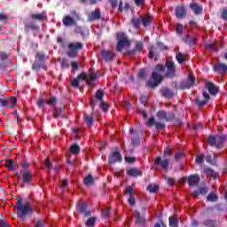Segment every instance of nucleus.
<instances>
[{
  "label": "nucleus",
  "mask_w": 227,
  "mask_h": 227,
  "mask_svg": "<svg viewBox=\"0 0 227 227\" xmlns=\"http://www.w3.org/2000/svg\"><path fill=\"white\" fill-rule=\"evenodd\" d=\"M203 224L207 227H217V221L207 219L203 222Z\"/></svg>",
  "instance_id": "43"
},
{
  "label": "nucleus",
  "mask_w": 227,
  "mask_h": 227,
  "mask_svg": "<svg viewBox=\"0 0 227 227\" xmlns=\"http://www.w3.org/2000/svg\"><path fill=\"white\" fill-rule=\"evenodd\" d=\"M70 153H72V155H79V153H81V147H79V145H72L70 146Z\"/></svg>",
  "instance_id": "36"
},
{
  "label": "nucleus",
  "mask_w": 227,
  "mask_h": 227,
  "mask_svg": "<svg viewBox=\"0 0 227 227\" xmlns=\"http://www.w3.org/2000/svg\"><path fill=\"white\" fill-rule=\"evenodd\" d=\"M16 205L18 209V217L24 221L26 217L31 218L33 215V207H31V202H26L24 205L23 200L20 196L16 197Z\"/></svg>",
  "instance_id": "2"
},
{
  "label": "nucleus",
  "mask_w": 227,
  "mask_h": 227,
  "mask_svg": "<svg viewBox=\"0 0 227 227\" xmlns=\"http://www.w3.org/2000/svg\"><path fill=\"white\" fill-rule=\"evenodd\" d=\"M156 116L158 120H163L164 121H173V120H175V114H168L165 110H159Z\"/></svg>",
  "instance_id": "10"
},
{
  "label": "nucleus",
  "mask_w": 227,
  "mask_h": 227,
  "mask_svg": "<svg viewBox=\"0 0 227 227\" xmlns=\"http://www.w3.org/2000/svg\"><path fill=\"white\" fill-rule=\"evenodd\" d=\"M205 100L200 101V98H195V104L199 106V107H203V106H207V104L208 103V100H210V95L208 94V92L204 91L202 93Z\"/></svg>",
  "instance_id": "20"
},
{
  "label": "nucleus",
  "mask_w": 227,
  "mask_h": 227,
  "mask_svg": "<svg viewBox=\"0 0 227 227\" xmlns=\"http://www.w3.org/2000/svg\"><path fill=\"white\" fill-rule=\"evenodd\" d=\"M0 106L2 107H8V109H10V105H9L8 99H1L0 100Z\"/></svg>",
  "instance_id": "59"
},
{
  "label": "nucleus",
  "mask_w": 227,
  "mask_h": 227,
  "mask_svg": "<svg viewBox=\"0 0 227 227\" xmlns=\"http://www.w3.org/2000/svg\"><path fill=\"white\" fill-rule=\"evenodd\" d=\"M175 15L176 19H185L187 16V9L184 5L176 6Z\"/></svg>",
  "instance_id": "18"
},
{
  "label": "nucleus",
  "mask_w": 227,
  "mask_h": 227,
  "mask_svg": "<svg viewBox=\"0 0 227 227\" xmlns=\"http://www.w3.org/2000/svg\"><path fill=\"white\" fill-rule=\"evenodd\" d=\"M30 166H31V163H29L26 160L22 161V163H21V168H22L23 171H31V170H29Z\"/></svg>",
  "instance_id": "51"
},
{
  "label": "nucleus",
  "mask_w": 227,
  "mask_h": 227,
  "mask_svg": "<svg viewBox=\"0 0 227 227\" xmlns=\"http://www.w3.org/2000/svg\"><path fill=\"white\" fill-rule=\"evenodd\" d=\"M213 70L220 75H224V74H227V65L224 63H217L213 67Z\"/></svg>",
  "instance_id": "17"
},
{
  "label": "nucleus",
  "mask_w": 227,
  "mask_h": 227,
  "mask_svg": "<svg viewBox=\"0 0 227 227\" xmlns=\"http://www.w3.org/2000/svg\"><path fill=\"white\" fill-rule=\"evenodd\" d=\"M168 223L170 227H178V219L169 216L168 218Z\"/></svg>",
  "instance_id": "47"
},
{
  "label": "nucleus",
  "mask_w": 227,
  "mask_h": 227,
  "mask_svg": "<svg viewBox=\"0 0 227 227\" xmlns=\"http://www.w3.org/2000/svg\"><path fill=\"white\" fill-rule=\"evenodd\" d=\"M102 17V12L100 10H96L89 15V20H100Z\"/></svg>",
  "instance_id": "28"
},
{
  "label": "nucleus",
  "mask_w": 227,
  "mask_h": 227,
  "mask_svg": "<svg viewBox=\"0 0 227 227\" xmlns=\"http://www.w3.org/2000/svg\"><path fill=\"white\" fill-rule=\"evenodd\" d=\"M131 145H133V146H139V145H141L139 135H135L131 137Z\"/></svg>",
  "instance_id": "42"
},
{
  "label": "nucleus",
  "mask_w": 227,
  "mask_h": 227,
  "mask_svg": "<svg viewBox=\"0 0 227 227\" xmlns=\"http://www.w3.org/2000/svg\"><path fill=\"white\" fill-rule=\"evenodd\" d=\"M176 59L179 65L185 63V57H184V53L182 52H177L176 55Z\"/></svg>",
  "instance_id": "45"
},
{
  "label": "nucleus",
  "mask_w": 227,
  "mask_h": 227,
  "mask_svg": "<svg viewBox=\"0 0 227 227\" xmlns=\"http://www.w3.org/2000/svg\"><path fill=\"white\" fill-rule=\"evenodd\" d=\"M58 104V98L56 97H51L48 101V106H52L54 107Z\"/></svg>",
  "instance_id": "53"
},
{
  "label": "nucleus",
  "mask_w": 227,
  "mask_h": 227,
  "mask_svg": "<svg viewBox=\"0 0 227 227\" xmlns=\"http://www.w3.org/2000/svg\"><path fill=\"white\" fill-rule=\"evenodd\" d=\"M105 95H106V91L102 90H98L96 91L95 98L90 99V107L92 111H95V106H97L98 102L104 101Z\"/></svg>",
  "instance_id": "9"
},
{
  "label": "nucleus",
  "mask_w": 227,
  "mask_h": 227,
  "mask_svg": "<svg viewBox=\"0 0 227 227\" xmlns=\"http://www.w3.org/2000/svg\"><path fill=\"white\" fill-rule=\"evenodd\" d=\"M200 180H201V178L200 177V175L198 174L191 175L187 178V184L190 187H197V185H199L200 184Z\"/></svg>",
  "instance_id": "15"
},
{
  "label": "nucleus",
  "mask_w": 227,
  "mask_h": 227,
  "mask_svg": "<svg viewBox=\"0 0 227 227\" xmlns=\"http://www.w3.org/2000/svg\"><path fill=\"white\" fill-rule=\"evenodd\" d=\"M44 62H42L41 60H36L35 59L33 65H32V70H40L41 68H43V70H47V66H45V64H43Z\"/></svg>",
  "instance_id": "25"
},
{
  "label": "nucleus",
  "mask_w": 227,
  "mask_h": 227,
  "mask_svg": "<svg viewBox=\"0 0 227 227\" xmlns=\"http://www.w3.org/2000/svg\"><path fill=\"white\" fill-rule=\"evenodd\" d=\"M160 94L163 98H173L175 97V92L168 87H162L160 90Z\"/></svg>",
  "instance_id": "19"
},
{
  "label": "nucleus",
  "mask_w": 227,
  "mask_h": 227,
  "mask_svg": "<svg viewBox=\"0 0 227 227\" xmlns=\"http://www.w3.org/2000/svg\"><path fill=\"white\" fill-rule=\"evenodd\" d=\"M125 194H129V196H134V188H132V186H128L125 190Z\"/></svg>",
  "instance_id": "58"
},
{
  "label": "nucleus",
  "mask_w": 227,
  "mask_h": 227,
  "mask_svg": "<svg viewBox=\"0 0 227 227\" xmlns=\"http://www.w3.org/2000/svg\"><path fill=\"white\" fill-rule=\"evenodd\" d=\"M166 70V66L164 64H157L154 67V71L152 73V80H149L145 83L146 88H151V90H155V88L159 87V84L164 81V78L162 77V72Z\"/></svg>",
  "instance_id": "1"
},
{
  "label": "nucleus",
  "mask_w": 227,
  "mask_h": 227,
  "mask_svg": "<svg viewBox=\"0 0 227 227\" xmlns=\"http://www.w3.org/2000/svg\"><path fill=\"white\" fill-rule=\"evenodd\" d=\"M31 19L33 20H39V22H43V20H45V19H47V16L45 15V12L34 13L31 14Z\"/></svg>",
  "instance_id": "30"
},
{
  "label": "nucleus",
  "mask_w": 227,
  "mask_h": 227,
  "mask_svg": "<svg viewBox=\"0 0 227 227\" xmlns=\"http://www.w3.org/2000/svg\"><path fill=\"white\" fill-rule=\"evenodd\" d=\"M176 33L177 35H183V33H184V25L177 24L176 28Z\"/></svg>",
  "instance_id": "57"
},
{
  "label": "nucleus",
  "mask_w": 227,
  "mask_h": 227,
  "mask_svg": "<svg viewBox=\"0 0 227 227\" xmlns=\"http://www.w3.org/2000/svg\"><path fill=\"white\" fill-rule=\"evenodd\" d=\"M5 167L7 168V169H9V171H13V169H15V166H17V162L12 160H5Z\"/></svg>",
  "instance_id": "39"
},
{
  "label": "nucleus",
  "mask_w": 227,
  "mask_h": 227,
  "mask_svg": "<svg viewBox=\"0 0 227 227\" xmlns=\"http://www.w3.org/2000/svg\"><path fill=\"white\" fill-rule=\"evenodd\" d=\"M76 210L83 215V217H90L91 216V211L88 209V204L85 202H78L76 205Z\"/></svg>",
  "instance_id": "11"
},
{
  "label": "nucleus",
  "mask_w": 227,
  "mask_h": 227,
  "mask_svg": "<svg viewBox=\"0 0 227 227\" xmlns=\"http://www.w3.org/2000/svg\"><path fill=\"white\" fill-rule=\"evenodd\" d=\"M222 19L223 20H227V8H224L222 12Z\"/></svg>",
  "instance_id": "63"
},
{
  "label": "nucleus",
  "mask_w": 227,
  "mask_h": 227,
  "mask_svg": "<svg viewBox=\"0 0 227 227\" xmlns=\"http://www.w3.org/2000/svg\"><path fill=\"white\" fill-rule=\"evenodd\" d=\"M225 142H226V135H220L218 137H215L214 135H209L208 140H207L209 146L217 148V150H220V148H223Z\"/></svg>",
  "instance_id": "4"
},
{
  "label": "nucleus",
  "mask_w": 227,
  "mask_h": 227,
  "mask_svg": "<svg viewBox=\"0 0 227 227\" xmlns=\"http://www.w3.org/2000/svg\"><path fill=\"white\" fill-rule=\"evenodd\" d=\"M196 82V78L194 74H190L186 81H183L179 83V90H189L194 86Z\"/></svg>",
  "instance_id": "8"
},
{
  "label": "nucleus",
  "mask_w": 227,
  "mask_h": 227,
  "mask_svg": "<svg viewBox=\"0 0 227 227\" xmlns=\"http://www.w3.org/2000/svg\"><path fill=\"white\" fill-rule=\"evenodd\" d=\"M137 77L138 79L145 81V79H146V70L141 69L137 74Z\"/></svg>",
  "instance_id": "50"
},
{
  "label": "nucleus",
  "mask_w": 227,
  "mask_h": 227,
  "mask_svg": "<svg viewBox=\"0 0 227 227\" xmlns=\"http://www.w3.org/2000/svg\"><path fill=\"white\" fill-rule=\"evenodd\" d=\"M127 175L129 176H133L134 178H137V176H141L143 172L138 168H133L127 170Z\"/></svg>",
  "instance_id": "26"
},
{
  "label": "nucleus",
  "mask_w": 227,
  "mask_h": 227,
  "mask_svg": "<svg viewBox=\"0 0 227 227\" xmlns=\"http://www.w3.org/2000/svg\"><path fill=\"white\" fill-rule=\"evenodd\" d=\"M0 227H12V225L4 222V220H0Z\"/></svg>",
  "instance_id": "64"
},
{
  "label": "nucleus",
  "mask_w": 227,
  "mask_h": 227,
  "mask_svg": "<svg viewBox=\"0 0 227 227\" xmlns=\"http://www.w3.org/2000/svg\"><path fill=\"white\" fill-rule=\"evenodd\" d=\"M190 8L193 11L195 15H201V13H203V7L198 4H191Z\"/></svg>",
  "instance_id": "27"
},
{
  "label": "nucleus",
  "mask_w": 227,
  "mask_h": 227,
  "mask_svg": "<svg viewBox=\"0 0 227 227\" xmlns=\"http://www.w3.org/2000/svg\"><path fill=\"white\" fill-rule=\"evenodd\" d=\"M67 56H69V58H77V51H75V50L69 49Z\"/></svg>",
  "instance_id": "60"
},
{
  "label": "nucleus",
  "mask_w": 227,
  "mask_h": 227,
  "mask_svg": "<svg viewBox=\"0 0 227 227\" xmlns=\"http://www.w3.org/2000/svg\"><path fill=\"white\" fill-rule=\"evenodd\" d=\"M99 102H100V105H99L100 109H102L104 113H107V111H109V106H107V104L105 103L104 101H99Z\"/></svg>",
  "instance_id": "52"
},
{
  "label": "nucleus",
  "mask_w": 227,
  "mask_h": 227,
  "mask_svg": "<svg viewBox=\"0 0 227 227\" xmlns=\"http://www.w3.org/2000/svg\"><path fill=\"white\" fill-rule=\"evenodd\" d=\"M135 215H136L135 224H138V226H141V227H146V219L141 216V213H139L138 210L135 211Z\"/></svg>",
  "instance_id": "22"
},
{
  "label": "nucleus",
  "mask_w": 227,
  "mask_h": 227,
  "mask_svg": "<svg viewBox=\"0 0 227 227\" xmlns=\"http://www.w3.org/2000/svg\"><path fill=\"white\" fill-rule=\"evenodd\" d=\"M77 79H81L82 81H88V74L86 73H81Z\"/></svg>",
  "instance_id": "61"
},
{
  "label": "nucleus",
  "mask_w": 227,
  "mask_h": 227,
  "mask_svg": "<svg viewBox=\"0 0 227 227\" xmlns=\"http://www.w3.org/2000/svg\"><path fill=\"white\" fill-rule=\"evenodd\" d=\"M101 56L103 58V59L105 61H106V63H111V61L114 60L116 54H114V52H113L111 51L102 50Z\"/></svg>",
  "instance_id": "16"
},
{
  "label": "nucleus",
  "mask_w": 227,
  "mask_h": 227,
  "mask_svg": "<svg viewBox=\"0 0 227 227\" xmlns=\"http://www.w3.org/2000/svg\"><path fill=\"white\" fill-rule=\"evenodd\" d=\"M97 223V218L92 216L90 218H89L86 223H85V225L87 227H95V223Z\"/></svg>",
  "instance_id": "46"
},
{
  "label": "nucleus",
  "mask_w": 227,
  "mask_h": 227,
  "mask_svg": "<svg viewBox=\"0 0 227 227\" xmlns=\"http://www.w3.org/2000/svg\"><path fill=\"white\" fill-rule=\"evenodd\" d=\"M173 149L171 147H167L163 152L164 160L160 157H157L154 160V166H160L164 171H168V166H169V160H168V155H171Z\"/></svg>",
  "instance_id": "3"
},
{
  "label": "nucleus",
  "mask_w": 227,
  "mask_h": 227,
  "mask_svg": "<svg viewBox=\"0 0 227 227\" xmlns=\"http://www.w3.org/2000/svg\"><path fill=\"white\" fill-rule=\"evenodd\" d=\"M35 60L45 63V53L40 51L35 53Z\"/></svg>",
  "instance_id": "49"
},
{
  "label": "nucleus",
  "mask_w": 227,
  "mask_h": 227,
  "mask_svg": "<svg viewBox=\"0 0 227 227\" xmlns=\"http://www.w3.org/2000/svg\"><path fill=\"white\" fill-rule=\"evenodd\" d=\"M143 43L142 42H137L136 43L135 49L133 50H129L126 52H124V56H134L135 54H140L141 52H143Z\"/></svg>",
  "instance_id": "13"
},
{
  "label": "nucleus",
  "mask_w": 227,
  "mask_h": 227,
  "mask_svg": "<svg viewBox=\"0 0 227 227\" xmlns=\"http://www.w3.org/2000/svg\"><path fill=\"white\" fill-rule=\"evenodd\" d=\"M146 189L149 191V192L155 194V192H159L160 187L159 184H149Z\"/></svg>",
  "instance_id": "40"
},
{
  "label": "nucleus",
  "mask_w": 227,
  "mask_h": 227,
  "mask_svg": "<svg viewBox=\"0 0 227 227\" xmlns=\"http://www.w3.org/2000/svg\"><path fill=\"white\" fill-rule=\"evenodd\" d=\"M9 102V109H13L17 106V98L12 97L10 99H7Z\"/></svg>",
  "instance_id": "48"
},
{
  "label": "nucleus",
  "mask_w": 227,
  "mask_h": 227,
  "mask_svg": "<svg viewBox=\"0 0 227 227\" xmlns=\"http://www.w3.org/2000/svg\"><path fill=\"white\" fill-rule=\"evenodd\" d=\"M38 29H40V27L38 25L35 24V22L25 24V31H38Z\"/></svg>",
  "instance_id": "34"
},
{
  "label": "nucleus",
  "mask_w": 227,
  "mask_h": 227,
  "mask_svg": "<svg viewBox=\"0 0 227 227\" xmlns=\"http://www.w3.org/2000/svg\"><path fill=\"white\" fill-rule=\"evenodd\" d=\"M206 89L208 90L210 95L215 96L217 93H219V87L215 86V84H214L212 82H206Z\"/></svg>",
  "instance_id": "21"
},
{
  "label": "nucleus",
  "mask_w": 227,
  "mask_h": 227,
  "mask_svg": "<svg viewBox=\"0 0 227 227\" xmlns=\"http://www.w3.org/2000/svg\"><path fill=\"white\" fill-rule=\"evenodd\" d=\"M117 51L118 52H121L123 51V47H130V41H129V39H127V36H125L124 33H117Z\"/></svg>",
  "instance_id": "6"
},
{
  "label": "nucleus",
  "mask_w": 227,
  "mask_h": 227,
  "mask_svg": "<svg viewBox=\"0 0 227 227\" xmlns=\"http://www.w3.org/2000/svg\"><path fill=\"white\" fill-rule=\"evenodd\" d=\"M95 182V178L91 174H89L84 179L83 183L85 185H91Z\"/></svg>",
  "instance_id": "41"
},
{
  "label": "nucleus",
  "mask_w": 227,
  "mask_h": 227,
  "mask_svg": "<svg viewBox=\"0 0 227 227\" xmlns=\"http://www.w3.org/2000/svg\"><path fill=\"white\" fill-rule=\"evenodd\" d=\"M130 23L132 24L133 27H135V29L141 27V24H142L141 16H139L138 18L133 17L130 20Z\"/></svg>",
  "instance_id": "31"
},
{
  "label": "nucleus",
  "mask_w": 227,
  "mask_h": 227,
  "mask_svg": "<svg viewBox=\"0 0 227 227\" xmlns=\"http://www.w3.org/2000/svg\"><path fill=\"white\" fill-rule=\"evenodd\" d=\"M15 176L18 177V180H22L21 189H24L25 185H31V182H33V172L31 171H20V174L15 172Z\"/></svg>",
  "instance_id": "5"
},
{
  "label": "nucleus",
  "mask_w": 227,
  "mask_h": 227,
  "mask_svg": "<svg viewBox=\"0 0 227 227\" xmlns=\"http://www.w3.org/2000/svg\"><path fill=\"white\" fill-rule=\"evenodd\" d=\"M142 19V26L144 27H148L153 22V17L150 14H145L144 16H141Z\"/></svg>",
  "instance_id": "23"
},
{
  "label": "nucleus",
  "mask_w": 227,
  "mask_h": 227,
  "mask_svg": "<svg viewBox=\"0 0 227 227\" xmlns=\"http://www.w3.org/2000/svg\"><path fill=\"white\" fill-rule=\"evenodd\" d=\"M165 67L167 71L165 73V77L167 79H175L176 77V65L173 61H166Z\"/></svg>",
  "instance_id": "7"
},
{
  "label": "nucleus",
  "mask_w": 227,
  "mask_h": 227,
  "mask_svg": "<svg viewBox=\"0 0 227 227\" xmlns=\"http://www.w3.org/2000/svg\"><path fill=\"white\" fill-rule=\"evenodd\" d=\"M128 203L131 205V207H134V205H136V199L134 198V195L129 196Z\"/></svg>",
  "instance_id": "62"
},
{
  "label": "nucleus",
  "mask_w": 227,
  "mask_h": 227,
  "mask_svg": "<svg viewBox=\"0 0 227 227\" xmlns=\"http://www.w3.org/2000/svg\"><path fill=\"white\" fill-rule=\"evenodd\" d=\"M183 42L190 45V47H192V45L196 43V37L188 35L184 38H183Z\"/></svg>",
  "instance_id": "33"
},
{
  "label": "nucleus",
  "mask_w": 227,
  "mask_h": 227,
  "mask_svg": "<svg viewBox=\"0 0 227 227\" xmlns=\"http://www.w3.org/2000/svg\"><path fill=\"white\" fill-rule=\"evenodd\" d=\"M123 160V157L120 152H113L108 157L109 164H116V162H121Z\"/></svg>",
  "instance_id": "14"
},
{
  "label": "nucleus",
  "mask_w": 227,
  "mask_h": 227,
  "mask_svg": "<svg viewBox=\"0 0 227 227\" xmlns=\"http://www.w3.org/2000/svg\"><path fill=\"white\" fill-rule=\"evenodd\" d=\"M84 47V44L82 43H71L68 44V49H71V51H81Z\"/></svg>",
  "instance_id": "29"
},
{
  "label": "nucleus",
  "mask_w": 227,
  "mask_h": 227,
  "mask_svg": "<svg viewBox=\"0 0 227 227\" xmlns=\"http://www.w3.org/2000/svg\"><path fill=\"white\" fill-rule=\"evenodd\" d=\"M44 166H46L48 171H51L52 169V162H51V159H46L44 161Z\"/></svg>",
  "instance_id": "56"
},
{
  "label": "nucleus",
  "mask_w": 227,
  "mask_h": 227,
  "mask_svg": "<svg viewBox=\"0 0 227 227\" xmlns=\"http://www.w3.org/2000/svg\"><path fill=\"white\" fill-rule=\"evenodd\" d=\"M207 200L210 201L211 203H215V201H219V196L215 194V192H210L207 196Z\"/></svg>",
  "instance_id": "37"
},
{
  "label": "nucleus",
  "mask_w": 227,
  "mask_h": 227,
  "mask_svg": "<svg viewBox=\"0 0 227 227\" xmlns=\"http://www.w3.org/2000/svg\"><path fill=\"white\" fill-rule=\"evenodd\" d=\"M97 81V74H91L87 76V84L88 86H91L93 82Z\"/></svg>",
  "instance_id": "44"
},
{
  "label": "nucleus",
  "mask_w": 227,
  "mask_h": 227,
  "mask_svg": "<svg viewBox=\"0 0 227 227\" xmlns=\"http://www.w3.org/2000/svg\"><path fill=\"white\" fill-rule=\"evenodd\" d=\"M83 120L87 124V127H93V123L95 121V117L93 116V114L91 115L84 114Z\"/></svg>",
  "instance_id": "32"
},
{
  "label": "nucleus",
  "mask_w": 227,
  "mask_h": 227,
  "mask_svg": "<svg viewBox=\"0 0 227 227\" xmlns=\"http://www.w3.org/2000/svg\"><path fill=\"white\" fill-rule=\"evenodd\" d=\"M155 126L156 130H164L166 129V124L162 122L155 121V117H150L148 122L146 123L147 127Z\"/></svg>",
  "instance_id": "12"
},
{
  "label": "nucleus",
  "mask_w": 227,
  "mask_h": 227,
  "mask_svg": "<svg viewBox=\"0 0 227 227\" xmlns=\"http://www.w3.org/2000/svg\"><path fill=\"white\" fill-rule=\"evenodd\" d=\"M62 23L66 27H70V26H75V20L71 16L67 15L62 19Z\"/></svg>",
  "instance_id": "24"
},
{
  "label": "nucleus",
  "mask_w": 227,
  "mask_h": 227,
  "mask_svg": "<svg viewBox=\"0 0 227 227\" xmlns=\"http://www.w3.org/2000/svg\"><path fill=\"white\" fill-rule=\"evenodd\" d=\"M204 160H205V155L200 154L196 157L195 162H196V164H203Z\"/></svg>",
  "instance_id": "55"
},
{
  "label": "nucleus",
  "mask_w": 227,
  "mask_h": 227,
  "mask_svg": "<svg viewBox=\"0 0 227 227\" xmlns=\"http://www.w3.org/2000/svg\"><path fill=\"white\" fill-rule=\"evenodd\" d=\"M123 10H125V12H129V10H130V4L129 3H125L124 7H123V2L121 1L119 3L118 12L120 13H121V12H123Z\"/></svg>",
  "instance_id": "38"
},
{
  "label": "nucleus",
  "mask_w": 227,
  "mask_h": 227,
  "mask_svg": "<svg viewBox=\"0 0 227 227\" xmlns=\"http://www.w3.org/2000/svg\"><path fill=\"white\" fill-rule=\"evenodd\" d=\"M63 113V107H59V108H54L53 110V118H55V120H58V118H66L65 115H62Z\"/></svg>",
  "instance_id": "35"
},
{
  "label": "nucleus",
  "mask_w": 227,
  "mask_h": 227,
  "mask_svg": "<svg viewBox=\"0 0 227 227\" xmlns=\"http://www.w3.org/2000/svg\"><path fill=\"white\" fill-rule=\"evenodd\" d=\"M35 227H45V222L44 220H42L41 218H38L35 223Z\"/></svg>",
  "instance_id": "54"
}]
</instances>
